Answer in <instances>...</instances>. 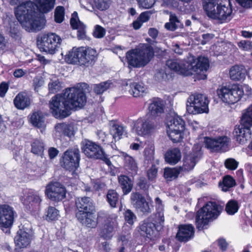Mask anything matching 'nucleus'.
<instances>
[{
	"label": "nucleus",
	"mask_w": 252,
	"mask_h": 252,
	"mask_svg": "<svg viewBox=\"0 0 252 252\" xmlns=\"http://www.w3.org/2000/svg\"><path fill=\"white\" fill-rule=\"evenodd\" d=\"M56 0H35L28 1L17 6V20L27 32H37L43 28L42 21L38 11L42 14L50 12L54 7Z\"/></svg>",
	"instance_id": "nucleus-1"
},
{
	"label": "nucleus",
	"mask_w": 252,
	"mask_h": 252,
	"mask_svg": "<svg viewBox=\"0 0 252 252\" xmlns=\"http://www.w3.org/2000/svg\"><path fill=\"white\" fill-rule=\"evenodd\" d=\"M86 102V93L83 89L72 87L66 88L63 94L53 96L49 106L55 118L63 119L71 114V110L82 108Z\"/></svg>",
	"instance_id": "nucleus-2"
},
{
	"label": "nucleus",
	"mask_w": 252,
	"mask_h": 252,
	"mask_svg": "<svg viewBox=\"0 0 252 252\" xmlns=\"http://www.w3.org/2000/svg\"><path fill=\"white\" fill-rule=\"evenodd\" d=\"M203 6L206 15L211 19L223 23L232 18L230 0H208L203 2Z\"/></svg>",
	"instance_id": "nucleus-3"
},
{
	"label": "nucleus",
	"mask_w": 252,
	"mask_h": 252,
	"mask_svg": "<svg viewBox=\"0 0 252 252\" xmlns=\"http://www.w3.org/2000/svg\"><path fill=\"white\" fill-rule=\"evenodd\" d=\"M98 54L95 49L89 47H74L66 54V61L70 64L88 67L96 62Z\"/></svg>",
	"instance_id": "nucleus-4"
},
{
	"label": "nucleus",
	"mask_w": 252,
	"mask_h": 252,
	"mask_svg": "<svg viewBox=\"0 0 252 252\" xmlns=\"http://www.w3.org/2000/svg\"><path fill=\"white\" fill-rule=\"evenodd\" d=\"M154 55L153 47L148 43H143L138 48L128 50L126 54L129 67L139 68L146 66Z\"/></svg>",
	"instance_id": "nucleus-5"
},
{
	"label": "nucleus",
	"mask_w": 252,
	"mask_h": 252,
	"mask_svg": "<svg viewBox=\"0 0 252 252\" xmlns=\"http://www.w3.org/2000/svg\"><path fill=\"white\" fill-rule=\"evenodd\" d=\"M163 214L158 212L142 221L137 227L140 235L148 242H154L159 237L158 227L164 222Z\"/></svg>",
	"instance_id": "nucleus-6"
},
{
	"label": "nucleus",
	"mask_w": 252,
	"mask_h": 252,
	"mask_svg": "<svg viewBox=\"0 0 252 252\" xmlns=\"http://www.w3.org/2000/svg\"><path fill=\"white\" fill-rule=\"evenodd\" d=\"M222 207L215 201H209L196 213L195 225L198 231L206 227L209 220L216 219L220 214Z\"/></svg>",
	"instance_id": "nucleus-7"
},
{
	"label": "nucleus",
	"mask_w": 252,
	"mask_h": 252,
	"mask_svg": "<svg viewBox=\"0 0 252 252\" xmlns=\"http://www.w3.org/2000/svg\"><path fill=\"white\" fill-rule=\"evenodd\" d=\"M217 93L219 98L228 105L238 102L244 94L242 86L236 84L220 86L217 89Z\"/></svg>",
	"instance_id": "nucleus-8"
},
{
	"label": "nucleus",
	"mask_w": 252,
	"mask_h": 252,
	"mask_svg": "<svg viewBox=\"0 0 252 252\" xmlns=\"http://www.w3.org/2000/svg\"><path fill=\"white\" fill-rule=\"evenodd\" d=\"M81 145L82 151L87 157L101 160L108 166L112 165L110 158L99 144L91 140L85 139L82 141Z\"/></svg>",
	"instance_id": "nucleus-9"
},
{
	"label": "nucleus",
	"mask_w": 252,
	"mask_h": 252,
	"mask_svg": "<svg viewBox=\"0 0 252 252\" xmlns=\"http://www.w3.org/2000/svg\"><path fill=\"white\" fill-rule=\"evenodd\" d=\"M167 134L173 143L181 142L186 128V123L183 119L178 115L171 117L167 122Z\"/></svg>",
	"instance_id": "nucleus-10"
},
{
	"label": "nucleus",
	"mask_w": 252,
	"mask_h": 252,
	"mask_svg": "<svg viewBox=\"0 0 252 252\" xmlns=\"http://www.w3.org/2000/svg\"><path fill=\"white\" fill-rule=\"evenodd\" d=\"M207 96L199 93L191 94L188 99L187 110L189 114H198L209 112Z\"/></svg>",
	"instance_id": "nucleus-11"
},
{
	"label": "nucleus",
	"mask_w": 252,
	"mask_h": 252,
	"mask_svg": "<svg viewBox=\"0 0 252 252\" xmlns=\"http://www.w3.org/2000/svg\"><path fill=\"white\" fill-rule=\"evenodd\" d=\"M60 36L55 33L48 32L44 34L40 40H37V46L41 51L50 54H54L62 42Z\"/></svg>",
	"instance_id": "nucleus-12"
},
{
	"label": "nucleus",
	"mask_w": 252,
	"mask_h": 252,
	"mask_svg": "<svg viewBox=\"0 0 252 252\" xmlns=\"http://www.w3.org/2000/svg\"><path fill=\"white\" fill-rule=\"evenodd\" d=\"M80 159L79 149L69 148L63 155L61 159V166L66 170L75 172L79 166Z\"/></svg>",
	"instance_id": "nucleus-13"
},
{
	"label": "nucleus",
	"mask_w": 252,
	"mask_h": 252,
	"mask_svg": "<svg viewBox=\"0 0 252 252\" xmlns=\"http://www.w3.org/2000/svg\"><path fill=\"white\" fill-rule=\"evenodd\" d=\"M230 138L227 136H219L216 138L205 137V147L214 152H225L228 150Z\"/></svg>",
	"instance_id": "nucleus-14"
},
{
	"label": "nucleus",
	"mask_w": 252,
	"mask_h": 252,
	"mask_svg": "<svg viewBox=\"0 0 252 252\" xmlns=\"http://www.w3.org/2000/svg\"><path fill=\"white\" fill-rule=\"evenodd\" d=\"M29 224L26 223L25 224L19 225V231L17 232L18 238L17 239V250L27 247L30 245L33 239V232L31 228L26 226Z\"/></svg>",
	"instance_id": "nucleus-15"
},
{
	"label": "nucleus",
	"mask_w": 252,
	"mask_h": 252,
	"mask_svg": "<svg viewBox=\"0 0 252 252\" xmlns=\"http://www.w3.org/2000/svg\"><path fill=\"white\" fill-rule=\"evenodd\" d=\"M45 193L51 200L60 201L65 197L66 190L65 188L60 183L55 182L48 185Z\"/></svg>",
	"instance_id": "nucleus-16"
},
{
	"label": "nucleus",
	"mask_w": 252,
	"mask_h": 252,
	"mask_svg": "<svg viewBox=\"0 0 252 252\" xmlns=\"http://www.w3.org/2000/svg\"><path fill=\"white\" fill-rule=\"evenodd\" d=\"M75 205L78 210L76 213V217L81 220L88 213L92 212L94 208L92 200L87 196L77 198Z\"/></svg>",
	"instance_id": "nucleus-17"
},
{
	"label": "nucleus",
	"mask_w": 252,
	"mask_h": 252,
	"mask_svg": "<svg viewBox=\"0 0 252 252\" xmlns=\"http://www.w3.org/2000/svg\"><path fill=\"white\" fill-rule=\"evenodd\" d=\"M233 139L239 145H244L251 138L252 129L236 125L232 132Z\"/></svg>",
	"instance_id": "nucleus-18"
},
{
	"label": "nucleus",
	"mask_w": 252,
	"mask_h": 252,
	"mask_svg": "<svg viewBox=\"0 0 252 252\" xmlns=\"http://www.w3.org/2000/svg\"><path fill=\"white\" fill-rule=\"evenodd\" d=\"M164 110V103L161 98L154 97L150 99L147 112L149 118L152 119H156L163 113Z\"/></svg>",
	"instance_id": "nucleus-19"
},
{
	"label": "nucleus",
	"mask_w": 252,
	"mask_h": 252,
	"mask_svg": "<svg viewBox=\"0 0 252 252\" xmlns=\"http://www.w3.org/2000/svg\"><path fill=\"white\" fill-rule=\"evenodd\" d=\"M14 212L8 205H0V227L8 228L13 224Z\"/></svg>",
	"instance_id": "nucleus-20"
},
{
	"label": "nucleus",
	"mask_w": 252,
	"mask_h": 252,
	"mask_svg": "<svg viewBox=\"0 0 252 252\" xmlns=\"http://www.w3.org/2000/svg\"><path fill=\"white\" fill-rule=\"evenodd\" d=\"M20 199L26 209L31 212H35L40 208L41 199L33 192H28L26 197L21 196Z\"/></svg>",
	"instance_id": "nucleus-21"
},
{
	"label": "nucleus",
	"mask_w": 252,
	"mask_h": 252,
	"mask_svg": "<svg viewBox=\"0 0 252 252\" xmlns=\"http://www.w3.org/2000/svg\"><path fill=\"white\" fill-rule=\"evenodd\" d=\"M188 70L189 76L195 73H198L203 71H207L209 67V60L205 57L200 56L197 58V61L194 63L187 62Z\"/></svg>",
	"instance_id": "nucleus-22"
},
{
	"label": "nucleus",
	"mask_w": 252,
	"mask_h": 252,
	"mask_svg": "<svg viewBox=\"0 0 252 252\" xmlns=\"http://www.w3.org/2000/svg\"><path fill=\"white\" fill-rule=\"evenodd\" d=\"M194 228L191 224H180L176 238L181 242H187L193 237Z\"/></svg>",
	"instance_id": "nucleus-23"
},
{
	"label": "nucleus",
	"mask_w": 252,
	"mask_h": 252,
	"mask_svg": "<svg viewBox=\"0 0 252 252\" xmlns=\"http://www.w3.org/2000/svg\"><path fill=\"white\" fill-rule=\"evenodd\" d=\"M132 203L135 207L143 213H149L150 208L149 203L146 201L145 198L138 192H133L131 195Z\"/></svg>",
	"instance_id": "nucleus-24"
},
{
	"label": "nucleus",
	"mask_w": 252,
	"mask_h": 252,
	"mask_svg": "<svg viewBox=\"0 0 252 252\" xmlns=\"http://www.w3.org/2000/svg\"><path fill=\"white\" fill-rule=\"evenodd\" d=\"M166 65L171 70L184 76H189L188 70L187 62L181 64L177 62L176 60L170 59L166 61Z\"/></svg>",
	"instance_id": "nucleus-25"
},
{
	"label": "nucleus",
	"mask_w": 252,
	"mask_h": 252,
	"mask_svg": "<svg viewBox=\"0 0 252 252\" xmlns=\"http://www.w3.org/2000/svg\"><path fill=\"white\" fill-rule=\"evenodd\" d=\"M247 70L243 65H234L229 70L230 78L232 80L243 81L246 76Z\"/></svg>",
	"instance_id": "nucleus-26"
},
{
	"label": "nucleus",
	"mask_w": 252,
	"mask_h": 252,
	"mask_svg": "<svg viewBox=\"0 0 252 252\" xmlns=\"http://www.w3.org/2000/svg\"><path fill=\"white\" fill-rule=\"evenodd\" d=\"M154 123L149 119L138 120L135 124L137 133L141 135L150 134L154 128Z\"/></svg>",
	"instance_id": "nucleus-27"
},
{
	"label": "nucleus",
	"mask_w": 252,
	"mask_h": 252,
	"mask_svg": "<svg viewBox=\"0 0 252 252\" xmlns=\"http://www.w3.org/2000/svg\"><path fill=\"white\" fill-rule=\"evenodd\" d=\"M181 152L178 148L167 150L164 155L165 161L172 165L176 164L181 160Z\"/></svg>",
	"instance_id": "nucleus-28"
},
{
	"label": "nucleus",
	"mask_w": 252,
	"mask_h": 252,
	"mask_svg": "<svg viewBox=\"0 0 252 252\" xmlns=\"http://www.w3.org/2000/svg\"><path fill=\"white\" fill-rule=\"evenodd\" d=\"M239 125L242 126L252 127V103L243 110L239 120Z\"/></svg>",
	"instance_id": "nucleus-29"
},
{
	"label": "nucleus",
	"mask_w": 252,
	"mask_h": 252,
	"mask_svg": "<svg viewBox=\"0 0 252 252\" xmlns=\"http://www.w3.org/2000/svg\"><path fill=\"white\" fill-rule=\"evenodd\" d=\"M118 182L124 194H127L131 191L133 182L128 176L125 175H120L118 177Z\"/></svg>",
	"instance_id": "nucleus-30"
},
{
	"label": "nucleus",
	"mask_w": 252,
	"mask_h": 252,
	"mask_svg": "<svg viewBox=\"0 0 252 252\" xmlns=\"http://www.w3.org/2000/svg\"><path fill=\"white\" fill-rule=\"evenodd\" d=\"M182 171L183 167L181 166L175 167H166L164 168L163 176L167 181H172L178 178Z\"/></svg>",
	"instance_id": "nucleus-31"
},
{
	"label": "nucleus",
	"mask_w": 252,
	"mask_h": 252,
	"mask_svg": "<svg viewBox=\"0 0 252 252\" xmlns=\"http://www.w3.org/2000/svg\"><path fill=\"white\" fill-rule=\"evenodd\" d=\"M120 195L116 189H109L105 195V198L106 202L111 208H116L118 207L120 202Z\"/></svg>",
	"instance_id": "nucleus-32"
},
{
	"label": "nucleus",
	"mask_w": 252,
	"mask_h": 252,
	"mask_svg": "<svg viewBox=\"0 0 252 252\" xmlns=\"http://www.w3.org/2000/svg\"><path fill=\"white\" fill-rule=\"evenodd\" d=\"M29 117L30 121L34 126L40 128L45 126V116L41 111L33 112Z\"/></svg>",
	"instance_id": "nucleus-33"
},
{
	"label": "nucleus",
	"mask_w": 252,
	"mask_h": 252,
	"mask_svg": "<svg viewBox=\"0 0 252 252\" xmlns=\"http://www.w3.org/2000/svg\"><path fill=\"white\" fill-rule=\"evenodd\" d=\"M3 23L10 35L14 38L16 36L15 17L10 13H7L4 18Z\"/></svg>",
	"instance_id": "nucleus-34"
},
{
	"label": "nucleus",
	"mask_w": 252,
	"mask_h": 252,
	"mask_svg": "<svg viewBox=\"0 0 252 252\" xmlns=\"http://www.w3.org/2000/svg\"><path fill=\"white\" fill-rule=\"evenodd\" d=\"M121 156L124 158L125 165L132 174H136L138 171L137 163L133 158L125 152H122Z\"/></svg>",
	"instance_id": "nucleus-35"
},
{
	"label": "nucleus",
	"mask_w": 252,
	"mask_h": 252,
	"mask_svg": "<svg viewBox=\"0 0 252 252\" xmlns=\"http://www.w3.org/2000/svg\"><path fill=\"white\" fill-rule=\"evenodd\" d=\"M31 152L38 156L43 157L44 151L45 149V144L44 142L38 139H34L31 142Z\"/></svg>",
	"instance_id": "nucleus-36"
},
{
	"label": "nucleus",
	"mask_w": 252,
	"mask_h": 252,
	"mask_svg": "<svg viewBox=\"0 0 252 252\" xmlns=\"http://www.w3.org/2000/svg\"><path fill=\"white\" fill-rule=\"evenodd\" d=\"M30 99L26 92H22L17 95V109L23 110L30 106Z\"/></svg>",
	"instance_id": "nucleus-37"
},
{
	"label": "nucleus",
	"mask_w": 252,
	"mask_h": 252,
	"mask_svg": "<svg viewBox=\"0 0 252 252\" xmlns=\"http://www.w3.org/2000/svg\"><path fill=\"white\" fill-rule=\"evenodd\" d=\"M197 157L193 153L185 155L183 158V170L190 171L196 164L195 160Z\"/></svg>",
	"instance_id": "nucleus-38"
},
{
	"label": "nucleus",
	"mask_w": 252,
	"mask_h": 252,
	"mask_svg": "<svg viewBox=\"0 0 252 252\" xmlns=\"http://www.w3.org/2000/svg\"><path fill=\"white\" fill-rule=\"evenodd\" d=\"M129 93L133 97H137L143 96L146 93V88L138 83L133 82L130 84Z\"/></svg>",
	"instance_id": "nucleus-39"
},
{
	"label": "nucleus",
	"mask_w": 252,
	"mask_h": 252,
	"mask_svg": "<svg viewBox=\"0 0 252 252\" xmlns=\"http://www.w3.org/2000/svg\"><path fill=\"white\" fill-rule=\"evenodd\" d=\"M113 222L109 221L104 224L100 231V235L105 240L110 239L114 231Z\"/></svg>",
	"instance_id": "nucleus-40"
},
{
	"label": "nucleus",
	"mask_w": 252,
	"mask_h": 252,
	"mask_svg": "<svg viewBox=\"0 0 252 252\" xmlns=\"http://www.w3.org/2000/svg\"><path fill=\"white\" fill-rule=\"evenodd\" d=\"M235 179L230 175L224 176L222 178V184L220 182V186H221L222 190L227 191L229 189L236 185Z\"/></svg>",
	"instance_id": "nucleus-41"
},
{
	"label": "nucleus",
	"mask_w": 252,
	"mask_h": 252,
	"mask_svg": "<svg viewBox=\"0 0 252 252\" xmlns=\"http://www.w3.org/2000/svg\"><path fill=\"white\" fill-rule=\"evenodd\" d=\"M45 216L47 221H56L60 217V212L55 207L49 206L45 210Z\"/></svg>",
	"instance_id": "nucleus-42"
},
{
	"label": "nucleus",
	"mask_w": 252,
	"mask_h": 252,
	"mask_svg": "<svg viewBox=\"0 0 252 252\" xmlns=\"http://www.w3.org/2000/svg\"><path fill=\"white\" fill-rule=\"evenodd\" d=\"M81 223L85 224L86 226L90 228H94L96 226L97 221L95 220L93 214L91 212L88 213L87 215H85L82 220L77 219Z\"/></svg>",
	"instance_id": "nucleus-43"
},
{
	"label": "nucleus",
	"mask_w": 252,
	"mask_h": 252,
	"mask_svg": "<svg viewBox=\"0 0 252 252\" xmlns=\"http://www.w3.org/2000/svg\"><path fill=\"white\" fill-rule=\"evenodd\" d=\"M240 206L237 201L231 199L225 205V210L229 215H233L239 210Z\"/></svg>",
	"instance_id": "nucleus-44"
},
{
	"label": "nucleus",
	"mask_w": 252,
	"mask_h": 252,
	"mask_svg": "<svg viewBox=\"0 0 252 252\" xmlns=\"http://www.w3.org/2000/svg\"><path fill=\"white\" fill-rule=\"evenodd\" d=\"M125 131V127L122 125L114 124L112 126L111 133L113 138L115 140L121 139Z\"/></svg>",
	"instance_id": "nucleus-45"
},
{
	"label": "nucleus",
	"mask_w": 252,
	"mask_h": 252,
	"mask_svg": "<svg viewBox=\"0 0 252 252\" xmlns=\"http://www.w3.org/2000/svg\"><path fill=\"white\" fill-rule=\"evenodd\" d=\"M180 23V20L175 14H171L169 17V22L165 24V28L169 31H174L178 28L177 23Z\"/></svg>",
	"instance_id": "nucleus-46"
},
{
	"label": "nucleus",
	"mask_w": 252,
	"mask_h": 252,
	"mask_svg": "<svg viewBox=\"0 0 252 252\" xmlns=\"http://www.w3.org/2000/svg\"><path fill=\"white\" fill-rule=\"evenodd\" d=\"M65 8L63 6H58L54 11V21L56 23L60 24L64 20Z\"/></svg>",
	"instance_id": "nucleus-47"
},
{
	"label": "nucleus",
	"mask_w": 252,
	"mask_h": 252,
	"mask_svg": "<svg viewBox=\"0 0 252 252\" xmlns=\"http://www.w3.org/2000/svg\"><path fill=\"white\" fill-rule=\"evenodd\" d=\"M56 129L62 132L64 136L70 137L73 135V130L70 125L64 123L59 124L56 126Z\"/></svg>",
	"instance_id": "nucleus-48"
},
{
	"label": "nucleus",
	"mask_w": 252,
	"mask_h": 252,
	"mask_svg": "<svg viewBox=\"0 0 252 252\" xmlns=\"http://www.w3.org/2000/svg\"><path fill=\"white\" fill-rule=\"evenodd\" d=\"M111 84L109 81H106L95 84L94 87V91L96 94H101L110 88Z\"/></svg>",
	"instance_id": "nucleus-49"
},
{
	"label": "nucleus",
	"mask_w": 252,
	"mask_h": 252,
	"mask_svg": "<svg viewBox=\"0 0 252 252\" xmlns=\"http://www.w3.org/2000/svg\"><path fill=\"white\" fill-rule=\"evenodd\" d=\"M70 24L71 28L73 30H77L79 28L84 25V24L79 20L78 13L76 11H74L72 15V17L70 20Z\"/></svg>",
	"instance_id": "nucleus-50"
},
{
	"label": "nucleus",
	"mask_w": 252,
	"mask_h": 252,
	"mask_svg": "<svg viewBox=\"0 0 252 252\" xmlns=\"http://www.w3.org/2000/svg\"><path fill=\"white\" fill-rule=\"evenodd\" d=\"M158 172V168L154 164H153L150 168L147 171V176L148 179L150 182H153L156 180Z\"/></svg>",
	"instance_id": "nucleus-51"
},
{
	"label": "nucleus",
	"mask_w": 252,
	"mask_h": 252,
	"mask_svg": "<svg viewBox=\"0 0 252 252\" xmlns=\"http://www.w3.org/2000/svg\"><path fill=\"white\" fill-rule=\"evenodd\" d=\"M139 8L150 9L153 7L157 0H136Z\"/></svg>",
	"instance_id": "nucleus-52"
},
{
	"label": "nucleus",
	"mask_w": 252,
	"mask_h": 252,
	"mask_svg": "<svg viewBox=\"0 0 252 252\" xmlns=\"http://www.w3.org/2000/svg\"><path fill=\"white\" fill-rule=\"evenodd\" d=\"M125 220L130 225L133 224L136 220V217L134 213L130 209H127L124 213Z\"/></svg>",
	"instance_id": "nucleus-53"
},
{
	"label": "nucleus",
	"mask_w": 252,
	"mask_h": 252,
	"mask_svg": "<svg viewBox=\"0 0 252 252\" xmlns=\"http://www.w3.org/2000/svg\"><path fill=\"white\" fill-rule=\"evenodd\" d=\"M110 215L105 211H100L97 213L96 220L97 222L106 223L111 220Z\"/></svg>",
	"instance_id": "nucleus-54"
},
{
	"label": "nucleus",
	"mask_w": 252,
	"mask_h": 252,
	"mask_svg": "<svg viewBox=\"0 0 252 252\" xmlns=\"http://www.w3.org/2000/svg\"><path fill=\"white\" fill-rule=\"evenodd\" d=\"M106 33L105 29L100 25H96L94 27L93 31V36L97 38H101L104 37Z\"/></svg>",
	"instance_id": "nucleus-55"
},
{
	"label": "nucleus",
	"mask_w": 252,
	"mask_h": 252,
	"mask_svg": "<svg viewBox=\"0 0 252 252\" xmlns=\"http://www.w3.org/2000/svg\"><path fill=\"white\" fill-rule=\"evenodd\" d=\"M238 162L234 158H228L224 162L225 167L230 170H235L238 166Z\"/></svg>",
	"instance_id": "nucleus-56"
},
{
	"label": "nucleus",
	"mask_w": 252,
	"mask_h": 252,
	"mask_svg": "<svg viewBox=\"0 0 252 252\" xmlns=\"http://www.w3.org/2000/svg\"><path fill=\"white\" fill-rule=\"evenodd\" d=\"M96 7L100 10H105L109 7V0H94Z\"/></svg>",
	"instance_id": "nucleus-57"
},
{
	"label": "nucleus",
	"mask_w": 252,
	"mask_h": 252,
	"mask_svg": "<svg viewBox=\"0 0 252 252\" xmlns=\"http://www.w3.org/2000/svg\"><path fill=\"white\" fill-rule=\"evenodd\" d=\"M238 47L244 51H250L252 49V41L241 40L238 43Z\"/></svg>",
	"instance_id": "nucleus-58"
},
{
	"label": "nucleus",
	"mask_w": 252,
	"mask_h": 252,
	"mask_svg": "<svg viewBox=\"0 0 252 252\" xmlns=\"http://www.w3.org/2000/svg\"><path fill=\"white\" fill-rule=\"evenodd\" d=\"M154 149L152 148H146L144 150L145 158L148 162H152L154 160Z\"/></svg>",
	"instance_id": "nucleus-59"
},
{
	"label": "nucleus",
	"mask_w": 252,
	"mask_h": 252,
	"mask_svg": "<svg viewBox=\"0 0 252 252\" xmlns=\"http://www.w3.org/2000/svg\"><path fill=\"white\" fill-rule=\"evenodd\" d=\"M137 186L140 189L147 190L149 187L147 180L144 177H140L138 181Z\"/></svg>",
	"instance_id": "nucleus-60"
},
{
	"label": "nucleus",
	"mask_w": 252,
	"mask_h": 252,
	"mask_svg": "<svg viewBox=\"0 0 252 252\" xmlns=\"http://www.w3.org/2000/svg\"><path fill=\"white\" fill-rule=\"evenodd\" d=\"M153 13L152 11H146L140 13L137 18L140 20L142 23H144L148 22L151 17V15Z\"/></svg>",
	"instance_id": "nucleus-61"
},
{
	"label": "nucleus",
	"mask_w": 252,
	"mask_h": 252,
	"mask_svg": "<svg viewBox=\"0 0 252 252\" xmlns=\"http://www.w3.org/2000/svg\"><path fill=\"white\" fill-rule=\"evenodd\" d=\"M218 245L222 252H225L227 250L228 246V244L224 238H220L218 240Z\"/></svg>",
	"instance_id": "nucleus-62"
},
{
	"label": "nucleus",
	"mask_w": 252,
	"mask_h": 252,
	"mask_svg": "<svg viewBox=\"0 0 252 252\" xmlns=\"http://www.w3.org/2000/svg\"><path fill=\"white\" fill-rule=\"evenodd\" d=\"M130 237V234L129 233H127L126 234H122L119 236L118 240L122 242V245L126 246Z\"/></svg>",
	"instance_id": "nucleus-63"
},
{
	"label": "nucleus",
	"mask_w": 252,
	"mask_h": 252,
	"mask_svg": "<svg viewBox=\"0 0 252 252\" xmlns=\"http://www.w3.org/2000/svg\"><path fill=\"white\" fill-rule=\"evenodd\" d=\"M9 86L7 83L2 82L0 84V97H3L8 89Z\"/></svg>",
	"instance_id": "nucleus-64"
}]
</instances>
